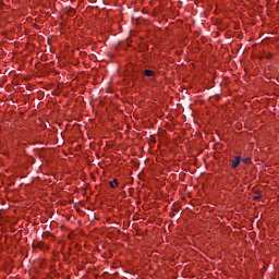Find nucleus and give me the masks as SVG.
<instances>
[{
    "mask_svg": "<svg viewBox=\"0 0 279 279\" xmlns=\"http://www.w3.org/2000/svg\"><path fill=\"white\" fill-rule=\"evenodd\" d=\"M239 165H241V156H235L234 160L232 161V169H236V167H239Z\"/></svg>",
    "mask_w": 279,
    "mask_h": 279,
    "instance_id": "1",
    "label": "nucleus"
},
{
    "mask_svg": "<svg viewBox=\"0 0 279 279\" xmlns=\"http://www.w3.org/2000/svg\"><path fill=\"white\" fill-rule=\"evenodd\" d=\"M144 75H146V77H154L156 73L153 70H145Z\"/></svg>",
    "mask_w": 279,
    "mask_h": 279,
    "instance_id": "2",
    "label": "nucleus"
},
{
    "mask_svg": "<svg viewBox=\"0 0 279 279\" xmlns=\"http://www.w3.org/2000/svg\"><path fill=\"white\" fill-rule=\"evenodd\" d=\"M110 186H111V189H117V186H119V181H117V180L111 181Z\"/></svg>",
    "mask_w": 279,
    "mask_h": 279,
    "instance_id": "3",
    "label": "nucleus"
},
{
    "mask_svg": "<svg viewBox=\"0 0 279 279\" xmlns=\"http://www.w3.org/2000/svg\"><path fill=\"white\" fill-rule=\"evenodd\" d=\"M241 161H242L244 165H250V162H252V159H250V158H244V159H241Z\"/></svg>",
    "mask_w": 279,
    "mask_h": 279,
    "instance_id": "4",
    "label": "nucleus"
},
{
    "mask_svg": "<svg viewBox=\"0 0 279 279\" xmlns=\"http://www.w3.org/2000/svg\"><path fill=\"white\" fill-rule=\"evenodd\" d=\"M69 14H70V16H74L75 15V9H70Z\"/></svg>",
    "mask_w": 279,
    "mask_h": 279,
    "instance_id": "5",
    "label": "nucleus"
},
{
    "mask_svg": "<svg viewBox=\"0 0 279 279\" xmlns=\"http://www.w3.org/2000/svg\"><path fill=\"white\" fill-rule=\"evenodd\" d=\"M253 199H254L255 202H258V199H260V194H256L255 196H253Z\"/></svg>",
    "mask_w": 279,
    "mask_h": 279,
    "instance_id": "6",
    "label": "nucleus"
}]
</instances>
